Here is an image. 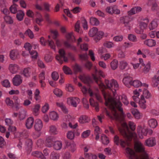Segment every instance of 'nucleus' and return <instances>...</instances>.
I'll return each instance as SVG.
<instances>
[{"instance_id":"nucleus-11","label":"nucleus","mask_w":159,"mask_h":159,"mask_svg":"<svg viewBox=\"0 0 159 159\" xmlns=\"http://www.w3.org/2000/svg\"><path fill=\"white\" fill-rule=\"evenodd\" d=\"M93 77L95 82L98 84L100 87H101L103 89L106 88V86L102 83L101 81L99 80V78L97 77L94 75H93Z\"/></svg>"},{"instance_id":"nucleus-38","label":"nucleus","mask_w":159,"mask_h":159,"mask_svg":"<svg viewBox=\"0 0 159 159\" xmlns=\"http://www.w3.org/2000/svg\"><path fill=\"white\" fill-rule=\"evenodd\" d=\"M118 62L116 60H113L111 63V66L112 69L115 70L117 67Z\"/></svg>"},{"instance_id":"nucleus-52","label":"nucleus","mask_w":159,"mask_h":159,"mask_svg":"<svg viewBox=\"0 0 159 159\" xmlns=\"http://www.w3.org/2000/svg\"><path fill=\"white\" fill-rule=\"evenodd\" d=\"M2 84L4 87L6 88L9 87L10 86V83L7 80H5L2 81Z\"/></svg>"},{"instance_id":"nucleus-48","label":"nucleus","mask_w":159,"mask_h":159,"mask_svg":"<svg viewBox=\"0 0 159 159\" xmlns=\"http://www.w3.org/2000/svg\"><path fill=\"white\" fill-rule=\"evenodd\" d=\"M49 131L51 133L53 134H56L57 133V128L54 125H51L50 126Z\"/></svg>"},{"instance_id":"nucleus-12","label":"nucleus","mask_w":159,"mask_h":159,"mask_svg":"<svg viewBox=\"0 0 159 159\" xmlns=\"http://www.w3.org/2000/svg\"><path fill=\"white\" fill-rule=\"evenodd\" d=\"M26 144L28 147L27 152L28 154H29L32 151V146L33 143L32 140L30 139H27L26 141Z\"/></svg>"},{"instance_id":"nucleus-16","label":"nucleus","mask_w":159,"mask_h":159,"mask_svg":"<svg viewBox=\"0 0 159 159\" xmlns=\"http://www.w3.org/2000/svg\"><path fill=\"white\" fill-rule=\"evenodd\" d=\"M151 97V94L146 89H144L143 91V94L141 97V100H145L144 97L146 98H148Z\"/></svg>"},{"instance_id":"nucleus-18","label":"nucleus","mask_w":159,"mask_h":159,"mask_svg":"<svg viewBox=\"0 0 159 159\" xmlns=\"http://www.w3.org/2000/svg\"><path fill=\"white\" fill-rule=\"evenodd\" d=\"M130 18L129 16H125L123 19V24L125 27H127L128 29L130 30V27L129 26V22L130 21Z\"/></svg>"},{"instance_id":"nucleus-59","label":"nucleus","mask_w":159,"mask_h":159,"mask_svg":"<svg viewBox=\"0 0 159 159\" xmlns=\"http://www.w3.org/2000/svg\"><path fill=\"white\" fill-rule=\"evenodd\" d=\"M79 57L80 59L85 61L88 60L89 58L86 53L85 54L79 55Z\"/></svg>"},{"instance_id":"nucleus-27","label":"nucleus","mask_w":159,"mask_h":159,"mask_svg":"<svg viewBox=\"0 0 159 159\" xmlns=\"http://www.w3.org/2000/svg\"><path fill=\"white\" fill-rule=\"evenodd\" d=\"M57 105L60 107L62 110V111L65 113L68 112V111L65 106L63 104L62 102H57Z\"/></svg>"},{"instance_id":"nucleus-23","label":"nucleus","mask_w":159,"mask_h":159,"mask_svg":"<svg viewBox=\"0 0 159 159\" xmlns=\"http://www.w3.org/2000/svg\"><path fill=\"white\" fill-rule=\"evenodd\" d=\"M148 124L151 128H155L157 125V123L156 120L152 119L148 121Z\"/></svg>"},{"instance_id":"nucleus-25","label":"nucleus","mask_w":159,"mask_h":159,"mask_svg":"<svg viewBox=\"0 0 159 159\" xmlns=\"http://www.w3.org/2000/svg\"><path fill=\"white\" fill-rule=\"evenodd\" d=\"M90 23L93 25H98L99 24V21L98 20L97 18L93 17L90 18Z\"/></svg>"},{"instance_id":"nucleus-6","label":"nucleus","mask_w":159,"mask_h":159,"mask_svg":"<svg viewBox=\"0 0 159 159\" xmlns=\"http://www.w3.org/2000/svg\"><path fill=\"white\" fill-rule=\"evenodd\" d=\"M22 81L21 76L19 75H16L12 79L13 84L16 86L19 85L22 83Z\"/></svg>"},{"instance_id":"nucleus-51","label":"nucleus","mask_w":159,"mask_h":159,"mask_svg":"<svg viewBox=\"0 0 159 159\" xmlns=\"http://www.w3.org/2000/svg\"><path fill=\"white\" fill-rule=\"evenodd\" d=\"M6 147V143L4 139L0 136V148H4Z\"/></svg>"},{"instance_id":"nucleus-28","label":"nucleus","mask_w":159,"mask_h":159,"mask_svg":"<svg viewBox=\"0 0 159 159\" xmlns=\"http://www.w3.org/2000/svg\"><path fill=\"white\" fill-rule=\"evenodd\" d=\"M53 145L54 148L56 150H60L62 147L61 143L58 141L55 142Z\"/></svg>"},{"instance_id":"nucleus-1","label":"nucleus","mask_w":159,"mask_h":159,"mask_svg":"<svg viewBox=\"0 0 159 159\" xmlns=\"http://www.w3.org/2000/svg\"><path fill=\"white\" fill-rule=\"evenodd\" d=\"M102 93L104 98L105 100V105L106 106H108L109 109L111 111L115 118L117 120L120 119L119 114L117 112L116 107L121 112V116L124 115L123 109L121 107L122 104L120 101L116 102L114 98H107V94L104 90H102Z\"/></svg>"},{"instance_id":"nucleus-9","label":"nucleus","mask_w":159,"mask_h":159,"mask_svg":"<svg viewBox=\"0 0 159 159\" xmlns=\"http://www.w3.org/2000/svg\"><path fill=\"white\" fill-rule=\"evenodd\" d=\"M145 143L147 146L152 147L156 144L155 139L154 137H151L146 140Z\"/></svg>"},{"instance_id":"nucleus-20","label":"nucleus","mask_w":159,"mask_h":159,"mask_svg":"<svg viewBox=\"0 0 159 159\" xmlns=\"http://www.w3.org/2000/svg\"><path fill=\"white\" fill-rule=\"evenodd\" d=\"M89 120V119L87 116L82 115L80 117L79 121L81 124H84L88 122Z\"/></svg>"},{"instance_id":"nucleus-34","label":"nucleus","mask_w":159,"mask_h":159,"mask_svg":"<svg viewBox=\"0 0 159 159\" xmlns=\"http://www.w3.org/2000/svg\"><path fill=\"white\" fill-rule=\"evenodd\" d=\"M64 44L65 46L67 48H70L75 51H76V47L74 45L69 44L67 41H65L64 42Z\"/></svg>"},{"instance_id":"nucleus-47","label":"nucleus","mask_w":159,"mask_h":159,"mask_svg":"<svg viewBox=\"0 0 159 159\" xmlns=\"http://www.w3.org/2000/svg\"><path fill=\"white\" fill-rule=\"evenodd\" d=\"M50 157L51 159H59L60 155L58 153L53 152L51 153Z\"/></svg>"},{"instance_id":"nucleus-60","label":"nucleus","mask_w":159,"mask_h":159,"mask_svg":"<svg viewBox=\"0 0 159 159\" xmlns=\"http://www.w3.org/2000/svg\"><path fill=\"white\" fill-rule=\"evenodd\" d=\"M53 59V57L52 56L48 54L46 55L44 57V59L47 62H51Z\"/></svg>"},{"instance_id":"nucleus-32","label":"nucleus","mask_w":159,"mask_h":159,"mask_svg":"<svg viewBox=\"0 0 159 159\" xmlns=\"http://www.w3.org/2000/svg\"><path fill=\"white\" fill-rule=\"evenodd\" d=\"M142 83L139 81L136 80L132 81V83H130V85L133 86L135 87H138L140 86H142Z\"/></svg>"},{"instance_id":"nucleus-3","label":"nucleus","mask_w":159,"mask_h":159,"mask_svg":"<svg viewBox=\"0 0 159 159\" xmlns=\"http://www.w3.org/2000/svg\"><path fill=\"white\" fill-rule=\"evenodd\" d=\"M104 33L101 31H98V28L97 27H93L92 28L89 32V34L91 37L96 36L95 39L100 40L104 35Z\"/></svg>"},{"instance_id":"nucleus-2","label":"nucleus","mask_w":159,"mask_h":159,"mask_svg":"<svg viewBox=\"0 0 159 159\" xmlns=\"http://www.w3.org/2000/svg\"><path fill=\"white\" fill-rule=\"evenodd\" d=\"M122 127H119L118 128V130L121 135L123 137L126 139L128 141H130L131 139V135L128 134L126 130L128 131L129 129V127L127 124L126 123H123L122 125Z\"/></svg>"},{"instance_id":"nucleus-42","label":"nucleus","mask_w":159,"mask_h":159,"mask_svg":"<svg viewBox=\"0 0 159 159\" xmlns=\"http://www.w3.org/2000/svg\"><path fill=\"white\" fill-rule=\"evenodd\" d=\"M86 158L88 159H98L97 156L92 154H89L88 153L85 154Z\"/></svg>"},{"instance_id":"nucleus-7","label":"nucleus","mask_w":159,"mask_h":159,"mask_svg":"<svg viewBox=\"0 0 159 159\" xmlns=\"http://www.w3.org/2000/svg\"><path fill=\"white\" fill-rule=\"evenodd\" d=\"M58 52L60 56L58 55H57L56 57V58L60 63H62L63 61L61 58L62 57H64V56L66 55V52L63 49H60Z\"/></svg>"},{"instance_id":"nucleus-35","label":"nucleus","mask_w":159,"mask_h":159,"mask_svg":"<svg viewBox=\"0 0 159 159\" xmlns=\"http://www.w3.org/2000/svg\"><path fill=\"white\" fill-rule=\"evenodd\" d=\"M30 68H25L23 71V74L24 76L26 77H28L30 76Z\"/></svg>"},{"instance_id":"nucleus-31","label":"nucleus","mask_w":159,"mask_h":159,"mask_svg":"<svg viewBox=\"0 0 159 159\" xmlns=\"http://www.w3.org/2000/svg\"><path fill=\"white\" fill-rule=\"evenodd\" d=\"M73 33L71 32L68 34L66 35L67 40L70 42H74L75 40V37L73 35Z\"/></svg>"},{"instance_id":"nucleus-61","label":"nucleus","mask_w":159,"mask_h":159,"mask_svg":"<svg viewBox=\"0 0 159 159\" xmlns=\"http://www.w3.org/2000/svg\"><path fill=\"white\" fill-rule=\"evenodd\" d=\"M48 109V104L47 103H45V105L42 108V111L43 113H45Z\"/></svg>"},{"instance_id":"nucleus-58","label":"nucleus","mask_w":159,"mask_h":159,"mask_svg":"<svg viewBox=\"0 0 159 159\" xmlns=\"http://www.w3.org/2000/svg\"><path fill=\"white\" fill-rule=\"evenodd\" d=\"M127 66V63L126 62L121 61L120 63L119 68L121 70H124Z\"/></svg>"},{"instance_id":"nucleus-37","label":"nucleus","mask_w":159,"mask_h":159,"mask_svg":"<svg viewBox=\"0 0 159 159\" xmlns=\"http://www.w3.org/2000/svg\"><path fill=\"white\" fill-rule=\"evenodd\" d=\"M157 26V21L155 20H153L149 25V27L150 30H152L156 28Z\"/></svg>"},{"instance_id":"nucleus-40","label":"nucleus","mask_w":159,"mask_h":159,"mask_svg":"<svg viewBox=\"0 0 159 159\" xmlns=\"http://www.w3.org/2000/svg\"><path fill=\"white\" fill-rule=\"evenodd\" d=\"M146 20H147V23L144 22H141L140 23L139 26L141 29L143 30L144 29H145L147 26L148 23L149 22V20L148 19H146Z\"/></svg>"},{"instance_id":"nucleus-62","label":"nucleus","mask_w":159,"mask_h":159,"mask_svg":"<svg viewBox=\"0 0 159 159\" xmlns=\"http://www.w3.org/2000/svg\"><path fill=\"white\" fill-rule=\"evenodd\" d=\"M145 67L143 69V71L144 72H148L149 71L150 69V63L148 62L146 66H145Z\"/></svg>"},{"instance_id":"nucleus-64","label":"nucleus","mask_w":159,"mask_h":159,"mask_svg":"<svg viewBox=\"0 0 159 159\" xmlns=\"http://www.w3.org/2000/svg\"><path fill=\"white\" fill-rule=\"evenodd\" d=\"M24 48H25L26 50H28L29 52L32 49V46L30 43H25L24 46Z\"/></svg>"},{"instance_id":"nucleus-8","label":"nucleus","mask_w":159,"mask_h":159,"mask_svg":"<svg viewBox=\"0 0 159 159\" xmlns=\"http://www.w3.org/2000/svg\"><path fill=\"white\" fill-rule=\"evenodd\" d=\"M43 126L42 121L39 119L37 120L34 126L35 129L37 131H40L42 128Z\"/></svg>"},{"instance_id":"nucleus-17","label":"nucleus","mask_w":159,"mask_h":159,"mask_svg":"<svg viewBox=\"0 0 159 159\" xmlns=\"http://www.w3.org/2000/svg\"><path fill=\"white\" fill-rule=\"evenodd\" d=\"M53 138L52 136H49L46 138V146L48 147H51L53 144Z\"/></svg>"},{"instance_id":"nucleus-22","label":"nucleus","mask_w":159,"mask_h":159,"mask_svg":"<svg viewBox=\"0 0 159 159\" xmlns=\"http://www.w3.org/2000/svg\"><path fill=\"white\" fill-rule=\"evenodd\" d=\"M131 111L135 118L139 119L140 118V113L136 109H134L132 110Z\"/></svg>"},{"instance_id":"nucleus-15","label":"nucleus","mask_w":159,"mask_h":159,"mask_svg":"<svg viewBox=\"0 0 159 159\" xmlns=\"http://www.w3.org/2000/svg\"><path fill=\"white\" fill-rule=\"evenodd\" d=\"M144 43L149 47H152L155 46L156 42L154 40L148 39L145 40Z\"/></svg>"},{"instance_id":"nucleus-46","label":"nucleus","mask_w":159,"mask_h":159,"mask_svg":"<svg viewBox=\"0 0 159 159\" xmlns=\"http://www.w3.org/2000/svg\"><path fill=\"white\" fill-rule=\"evenodd\" d=\"M74 70L75 74H76L78 72L81 71L80 67L76 63L75 64V65L74 66Z\"/></svg>"},{"instance_id":"nucleus-41","label":"nucleus","mask_w":159,"mask_h":159,"mask_svg":"<svg viewBox=\"0 0 159 159\" xmlns=\"http://www.w3.org/2000/svg\"><path fill=\"white\" fill-rule=\"evenodd\" d=\"M5 102L8 106L13 107L14 104L12 100H10L9 98H7L6 99Z\"/></svg>"},{"instance_id":"nucleus-26","label":"nucleus","mask_w":159,"mask_h":159,"mask_svg":"<svg viewBox=\"0 0 159 159\" xmlns=\"http://www.w3.org/2000/svg\"><path fill=\"white\" fill-rule=\"evenodd\" d=\"M101 138L102 142L104 144L107 145L109 143V139L105 135L102 134L101 137Z\"/></svg>"},{"instance_id":"nucleus-4","label":"nucleus","mask_w":159,"mask_h":159,"mask_svg":"<svg viewBox=\"0 0 159 159\" xmlns=\"http://www.w3.org/2000/svg\"><path fill=\"white\" fill-rule=\"evenodd\" d=\"M127 148H129L132 150H133L134 152L136 154V152L139 153H144V157H145V153H146L145 152V148L143 147V146L141 143H137L134 145V150L129 147L126 148L125 149H126ZM125 150L126 151V150Z\"/></svg>"},{"instance_id":"nucleus-29","label":"nucleus","mask_w":159,"mask_h":159,"mask_svg":"<svg viewBox=\"0 0 159 159\" xmlns=\"http://www.w3.org/2000/svg\"><path fill=\"white\" fill-rule=\"evenodd\" d=\"M64 72L66 74L72 75V71L70 68L66 66H64L63 67Z\"/></svg>"},{"instance_id":"nucleus-21","label":"nucleus","mask_w":159,"mask_h":159,"mask_svg":"<svg viewBox=\"0 0 159 159\" xmlns=\"http://www.w3.org/2000/svg\"><path fill=\"white\" fill-rule=\"evenodd\" d=\"M67 102L68 104H71L74 107H77L76 101L74 98H67Z\"/></svg>"},{"instance_id":"nucleus-45","label":"nucleus","mask_w":159,"mask_h":159,"mask_svg":"<svg viewBox=\"0 0 159 159\" xmlns=\"http://www.w3.org/2000/svg\"><path fill=\"white\" fill-rule=\"evenodd\" d=\"M82 20L83 27L84 30H87L88 29L87 22L84 17L81 18Z\"/></svg>"},{"instance_id":"nucleus-44","label":"nucleus","mask_w":159,"mask_h":159,"mask_svg":"<svg viewBox=\"0 0 159 159\" xmlns=\"http://www.w3.org/2000/svg\"><path fill=\"white\" fill-rule=\"evenodd\" d=\"M128 39L132 42H135L137 41V39L135 35L130 34L128 35Z\"/></svg>"},{"instance_id":"nucleus-57","label":"nucleus","mask_w":159,"mask_h":159,"mask_svg":"<svg viewBox=\"0 0 159 159\" xmlns=\"http://www.w3.org/2000/svg\"><path fill=\"white\" fill-rule=\"evenodd\" d=\"M54 93L58 97H60L62 95V91L60 89H55L54 91Z\"/></svg>"},{"instance_id":"nucleus-43","label":"nucleus","mask_w":159,"mask_h":159,"mask_svg":"<svg viewBox=\"0 0 159 159\" xmlns=\"http://www.w3.org/2000/svg\"><path fill=\"white\" fill-rule=\"evenodd\" d=\"M52 79L54 81L57 80L59 78V75L58 73L56 71H53L51 75Z\"/></svg>"},{"instance_id":"nucleus-36","label":"nucleus","mask_w":159,"mask_h":159,"mask_svg":"<svg viewBox=\"0 0 159 159\" xmlns=\"http://www.w3.org/2000/svg\"><path fill=\"white\" fill-rule=\"evenodd\" d=\"M4 19L6 22L8 24H12L13 23L12 18L9 16H6L4 17Z\"/></svg>"},{"instance_id":"nucleus-56","label":"nucleus","mask_w":159,"mask_h":159,"mask_svg":"<svg viewBox=\"0 0 159 159\" xmlns=\"http://www.w3.org/2000/svg\"><path fill=\"white\" fill-rule=\"evenodd\" d=\"M82 101L84 107L85 108L88 109L89 108V104L87 99L85 98H83L82 99Z\"/></svg>"},{"instance_id":"nucleus-19","label":"nucleus","mask_w":159,"mask_h":159,"mask_svg":"<svg viewBox=\"0 0 159 159\" xmlns=\"http://www.w3.org/2000/svg\"><path fill=\"white\" fill-rule=\"evenodd\" d=\"M32 155L34 157H38L41 159H46V157L40 152L36 151L33 152Z\"/></svg>"},{"instance_id":"nucleus-24","label":"nucleus","mask_w":159,"mask_h":159,"mask_svg":"<svg viewBox=\"0 0 159 159\" xmlns=\"http://www.w3.org/2000/svg\"><path fill=\"white\" fill-rule=\"evenodd\" d=\"M19 13H17L16 15L17 19L19 21H22L23 19L25 16L24 12L21 10L19 11Z\"/></svg>"},{"instance_id":"nucleus-30","label":"nucleus","mask_w":159,"mask_h":159,"mask_svg":"<svg viewBox=\"0 0 159 159\" xmlns=\"http://www.w3.org/2000/svg\"><path fill=\"white\" fill-rule=\"evenodd\" d=\"M49 116L50 118L53 120H57L58 117L57 113L54 111L50 113L49 114Z\"/></svg>"},{"instance_id":"nucleus-13","label":"nucleus","mask_w":159,"mask_h":159,"mask_svg":"<svg viewBox=\"0 0 159 159\" xmlns=\"http://www.w3.org/2000/svg\"><path fill=\"white\" fill-rule=\"evenodd\" d=\"M9 69L12 74L16 73L18 70V67L16 64H11L9 66Z\"/></svg>"},{"instance_id":"nucleus-54","label":"nucleus","mask_w":159,"mask_h":159,"mask_svg":"<svg viewBox=\"0 0 159 159\" xmlns=\"http://www.w3.org/2000/svg\"><path fill=\"white\" fill-rule=\"evenodd\" d=\"M152 79L153 83V86L154 87H157L159 84L158 81L157 80V76L155 75Z\"/></svg>"},{"instance_id":"nucleus-55","label":"nucleus","mask_w":159,"mask_h":159,"mask_svg":"<svg viewBox=\"0 0 159 159\" xmlns=\"http://www.w3.org/2000/svg\"><path fill=\"white\" fill-rule=\"evenodd\" d=\"M29 52L30 54L32 56V58L34 59L37 58L38 56V53L37 52L34 50H33L32 51H30Z\"/></svg>"},{"instance_id":"nucleus-49","label":"nucleus","mask_w":159,"mask_h":159,"mask_svg":"<svg viewBox=\"0 0 159 159\" xmlns=\"http://www.w3.org/2000/svg\"><path fill=\"white\" fill-rule=\"evenodd\" d=\"M40 107V105L39 104H37L35 105L34 108L33 109V111L35 116H37L38 115V112L39 110Z\"/></svg>"},{"instance_id":"nucleus-14","label":"nucleus","mask_w":159,"mask_h":159,"mask_svg":"<svg viewBox=\"0 0 159 159\" xmlns=\"http://www.w3.org/2000/svg\"><path fill=\"white\" fill-rule=\"evenodd\" d=\"M18 55V52L16 50H11L10 53V57L11 59L12 60H15L17 58V56Z\"/></svg>"},{"instance_id":"nucleus-33","label":"nucleus","mask_w":159,"mask_h":159,"mask_svg":"<svg viewBox=\"0 0 159 159\" xmlns=\"http://www.w3.org/2000/svg\"><path fill=\"white\" fill-rule=\"evenodd\" d=\"M24 34L28 36L31 39L34 38V34L32 31L29 29H28L25 32Z\"/></svg>"},{"instance_id":"nucleus-39","label":"nucleus","mask_w":159,"mask_h":159,"mask_svg":"<svg viewBox=\"0 0 159 159\" xmlns=\"http://www.w3.org/2000/svg\"><path fill=\"white\" fill-rule=\"evenodd\" d=\"M123 82L126 85L128 84L130 85V83H132L131 77L129 76L125 77L123 80Z\"/></svg>"},{"instance_id":"nucleus-5","label":"nucleus","mask_w":159,"mask_h":159,"mask_svg":"<svg viewBox=\"0 0 159 159\" xmlns=\"http://www.w3.org/2000/svg\"><path fill=\"white\" fill-rule=\"evenodd\" d=\"M79 78L81 81L86 84L88 87H90V84L93 82V80L89 76L80 75Z\"/></svg>"},{"instance_id":"nucleus-53","label":"nucleus","mask_w":159,"mask_h":159,"mask_svg":"<svg viewBox=\"0 0 159 159\" xmlns=\"http://www.w3.org/2000/svg\"><path fill=\"white\" fill-rule=\"evenodd\" d=\"M19 117L20 120H23L25 117V112L24 110H22L19 112Z\"/></svg>"},{"instance_id":"nucleus-50","label":"nucleus","mask_w":159,"mask_h":159,"mask_svg":"<svg viewBox=\"0 0 159 159\" xmlns=\"http://www.w3.org/2000/svg\"><path fill=\"white\" fill-rule=\"evenodd\" d=\"M121 100L123 103L126 105H127L129 103L128 100L127 96L124 94L121 96Z\"/></svg>"},{"instance_id":"nucleus-63","label":"nucleus","mask_w":159,"mask_h":159,"mask_svg":"<svg viewBox=\"0 0 159 159\" xmlns=\"http://www.w3.org/2000/svg\"><path fill=\"white\" fill-rule=\"evenodd\" d=\"M90 133V131L89 130H88L83 132L82 134V136L83 138H87L89 136Z\"/></svg>"},{"instance_id":"nucleus-10","label":"nucleus","mask_w":159,"mask_h":159,"mask_svg":"<svg viewBox=\"0 0 159 159\" xmlns=\"http://www.w3.org/2000/svg\"><path fill=\"white\" fill-rule=\"evenodd\" d=\"M34 122V119L32 117L28 118L26 120L25 125L28 129H30L33 125Z\"/></svg>"}]
</instances>
